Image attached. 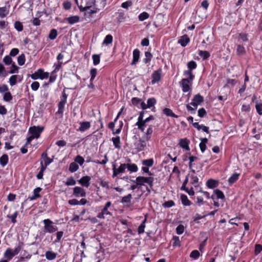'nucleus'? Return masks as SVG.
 <instances>
[{
  "instance_id": "bf43d9fd",
  "label": "nucleus",
  "mask_w": 262,
  "mask_h": 262,
  "mask_svg": "<svg viewBox=\"0 0 262 262\" xmlns=\"http://www.w3.org/2000/svg\"><path fill=\"white\" fill-rule=\"evenodd\" d=\"M255 107H256V110L257 113L259 115H262V103H256V105H255Z\"/></svg>"
},
{
  "instance_id": "4c0bfd02",
  "label": "nucleus",
  "mask_w": 262,
  "mask_h": 262,
  "mask_svg": "<svg viewBox=\"0 0 262 262\" xmlns=\"http://www.w3.org/2000/svg\"><path fill=\"white\" fill-rule=\"evenodd\" d=\"M25 55L21 54L17 57V62L19 66H23L25 62Z\"/></svg>"
},
{
  "instance_id": "49530a36",
  "label": "nucleus",
  "mask_w": 262,
  "mask_h": 262,
  "mask_svg": "<svg viewBox=\"0 0 262 262\" xmlns=\"http://www.w3.org/2000/svg\"><path fill=\"white\" fill-rule=\"evenodd\" d=\"M75 184H76V181L74 179V178L72 177L68 178L67 181L65 183V184L67 186H73V185H75Z\"/></svg>"
},
{
  "instance_id": "aec40b11",
  "label": "nucleus",
  "mask_w": 262,
  "mask_h": 262,
  "mask_svg": "<svg viewBox=\"0 0 262 262\" xmlns=\"http://www.w3.org/2000/svg\"><path fill=\"white\" fill-rule=\"evenodd\" d=\"M179 144H180V146L182 148H183L187 150H189L190 149L189 146H188L189 141L186 139H181L180 141Z\"/></svg>"
},
{
  "instance_id": "69168bd1",
  "label": "nucleus",
  "mask_w": 262,
  "mask_h": 262,
  "mask_svg": "<svg viewBox=\"0 0 262 262\" xmlns=\"http://www.w3.org/2000/svg\"><path fill=\"white\" fill-rule=\"evenodd\" d=\"M236 50L238 54H244L245 53L244 47L241 45L237 46Z\"/></svg>"
},
{
  "instance_id": "cd10ccee",
  "label": "nucleus",
  "mask_w": 262,
  "mask_h": 262,
  "mask_svg": "<svg viewBox=\"0 0 262 262\" xmlns=\"http://www.w3.org/2000/svg\"><path fill=\"white\" fill-rule=\"evenodd\" d=\"M9 13V10L6 7H0V17H5Z\"/></svg>"
},
{
  "instance_id": "2f4dec72",
  "label": "nucleus",
  "mask_w": 262,
  "mask_h": 262,
  "mask_svg": "<svg viewBox=\"0 0 262 262\" xmlns=\"http://www.w3.org/2000/svg\"><path fill=\"white\" fill-rule=\"evenodd\" d=\"M57 34V30L55 29H52L50 32L48 37L51 40H54L56 38Z\"/></svg>"
},
{
  "instance_id": "6e6d98bb",
  "label": "nucleus",
  "mask_w": 262,
  "mask_h": 262,
  "mask_svg": "<svg viewBox=\"0 0 262 262\" xmlns=\"http://www.w3.org/2000/svg\"><path fill=\"white\" fill-rule=\"evenodd\" d=\"M97 69L95 68L92 69L90 71L91 79L90 81H92L95 78L97 74Z\"/></svg>"
},
{
  "instance_id": "c85d7f7f",
  "label": "nucleus",
  "mask_w": 262,
  "mask_h": 262,
  "mask_svg": "<svg viewBox=\"0 0 262 262\" xmlns=\"http://www.w3.org/2000/svg\"><path fill=\"white\" fill-rule=\"evenodd\" d=\"M126 168L130 172H136L138 170V167L135 164H126Z\"/></svg>"
},
{
  "instance_id": "4d7b16f0",
  "label": "nucleus",
  "mask_w": 262,
  "mask_h": 262,
  "mask_svg": "<svg viewBox=\"0 0 262 262\" xmlns=\"http://www.w3.org/2000/svg\"><path fill=\"white\" fill-rule=\"evenodd\" d=\"M3 61L6 65H10L12 60L10 56L7 55L4 58Z\"/></svg>"
},
{
  "instance_id": "f8f14e48",
  "label": "nucleus",
  "mask_w": 262,
  "mask_h": 262,
  "mask_svg": "<svg viewBox=\"0 0 262 262\" xmlns=\"http://www.w3.org/2000/svg\"><path fill=\"white\" fill-rule=\"evenodd\" d=\"M73 195L76 197H84L86 195V193L83 188L77 186L74 188Z\"/></svg>"
},
{
  "instance_id": "a878e982",
  "label": "nucleus",
  "mask_w": 262,
  "mask_h": 262,
  "mask_svg": "<svg viewBox=\"0 0 262 262\" xmlns=\"http://www.w3.org/2000/svg\"><path fill=\"white\" fill-rule=\"evenodd\" d=\"M46 258L48 260H52L56 257V254L52 251H47L45 253Z\"/></svg>"
},
{
  "instance_id": "4468645a",
  "label": "nucleus",
  "mask_w": 262,
  "mask_h": 262,
  "mask_svg": "<svg viewBox=\"0 0 262 262\" xmlns=\"http://www.w3.org/2000/svg\"><path fill=\"white\" fill-rule=\"evenodd\" d=\"M80 125L78 130L81 132L86 130L91 127L90 122L88 121L80 122Z\"/></svg>"
},
{
  "instance_id": "3c124183",
  "label": "nucleus",
  "mask_w": 262,
  "mask_h": 262,
  "mask_svg": "<svg viewBox=\"0 0 262 262\" xmlns=\"http://www.w3.org/2000/svg\"><path fill=\"white\" fill-rule=\"evenodd\" d=\"M187 67L189 70H192L196 68V63L194 61H190L187 63Z\"/></svg>"
},
{
  "instance_id": "e433bc0d",
  "label": "nucleus",
  "mask_w": 262,
  "mask_h": 262,
  "mask_svg": "<svg viewBox=\"0 0 262 262\" xmlns=\"http://www.w3.org/2000/svg\"><path fill=\"white\" fill-rule=\"evenodd\" d=\"M149 17V15L148 13L146 12H143L141 13L139 16L138 18L139 20L140 21H143L147 18H148Z\"/></svg>"
},
{
  "instance_id": "c9c22d12",
  "label": "nucleus",
  "mask_w": 262,
  "mask_h": 262,
  "mask_svg": "<svg viewBox=\"0 0 262 262\" xmlns=\"http://www.w3.org/2000/svg\"><path fill=\"white\" fill-rule=\"evenodd\" d=\"M12 99V96L10 92H6L3 96V100L6 102H9Z\"/></svg>"
},
{
  "instance_id": "ddd939ff",
  "label": "nucleus",
  "mask_w": 262,
  "mask_h": 262,
  "mask_svg": "<svg viewBox=\"0 0 262 262\" xmlns=\"http://www.w3.org/2000/svg\"><path fill=\"white\" fill-rule=\"evenodd\" d=\"M91 180V177L90 176H84L82 177L79 181L78 182L82 186L88 187L90 185V181Z\"/></svg>"
},
{
  "instance_id": "9b49d317",
  "label": "nucleus",
  "mask_w": 262,
  "mask_h": 262,
  "mask_svg": "<svg viewBox=\"0 0 262 262\" xmlns=\"http://www.w3.org/2000/svg\"><path fill=\"white\" fill-rule=\"evenodd\" d=\"M126 168V164H121L118 168H116L115 165H113V177L114 178V177H116L118 174H119L120 173L124 172L125 171Z\"/></svg>"
},
{
  "instance_id": "f03ea898",
  "label": "nucleus",
  "mask_w": 262,
  "mask_h": 262,
  "mask_svg": "<svg viewBox=\"0 0 262 262\" xmlns=\"http://www.w3.org/2000/svg\"><path fill=\"white\" fill-rule=\"evenodd\" d=\"M44 224V231L50 233H53L58 230L56 226L53 225V222L50 219H46L43 221Z\"/></svg>"
},
{
  "instance_id": "dca6fc26",
  "label": "nucleus",
  "mask_w": 262,
  "mask_h": 262,
  "mask_svg": "<svg viewBox=\"0 0 262 262\" xmlns=\"http://www.w3.org/2000/svg\"><path fill=\"white\" fill-rule=\"evenodd\" d=\"M206 185L208 188L212 189L218 186L219 182L217 180L209 179L207 181Z\"/></svg>"
},
{
  "instance_id": "bb28decb",
  "label": "nucleus",
  "mask_w": 262,
  "mask_h": 262,
  "mask_svg": "<svg viewBox=\"0 0 262 262\" xmlns=\"http://www.w3.org/2000/svg\"><path fill=\"white\" fill-rule=\"evenodd\" d=\"M163 113L167 115V116H170L173 118H177L178 117V116L174 114L171 110L168 108H165L163 110Z\"/></svg>"
},
{
  "instance_id": "7c9ffc66",
  "label": "nucleus",
  "mask_w": 262,
  "mask_h": 262,
  "mask_svg": "<svg viewBox=\"0 0 262 262\" xmlns=\"http://www.w3.org/2000/svg\"><path fill=\"white\" fill-rule=\"evenodd\" d=\"M123 110V108H122L121 111L118 113L116 118H115V119L114 120V122H110L109 124H108V127L110 129H111L112 131L114 130V127H115V122L117 121V120L118 119V117H119V116L121 114L122 112V111Z\"/></svg>"
},
{
  "instance_id": "864d4df0",
  "label": "nucleus",
  "mask_w": 262,
  "mask_h": 262,
  "mask_svg": "<svg viewBox=\"0 0 262 262\" xmlns=\"http://www.w3.org/2000/svg\"><path fill=\"white\" fill-rule=\"evenodd\" d=\"M75 162L76 163H78V164H79L80 165H82L84 162V160L83 157L78 155L76 157L75 159Z\"/></svg>"
},
{
  "instance_id": "37998d69",
  "label": "nucleus",
  "mask_w": 262,
  "mask_h": 262,
  "mask_svg": "<svg viewBox=\"0 0 262 262\" xmlns=\"http://www.w3.org/2000/svg\"><path fill=\"white\" fill-rule=\"evenodd\" d=\"M214 193L216 194L217 198L219 199H224L225 198L223 192L219 189L215 190Z\"/></svg>"
},
{
  "instance_id": "58836bf2",
  "label": "nucleus",
  "mask_w": 262,
  "mask_h": 262,
  "mask_svg": "<svg viewBox=\"0 0 262 262\" xmlns=\"http://www.w3.org/2000/svg\"><path fill=\"white\" fill-rule=\"evenodd\" d=\"M17 77V75H12L10 77L9 82L11 86H13L16 84Z\"/></svg>"
},
{
  "instance_id": "09e8293b",
  "label": "nucleus",
  "mask_w": 262,
  "mask_h": 262,
  "mask_svg": "<svg viewBox=\"0 0 262 262\" xmlns=\"http://www.w3.org/2000/svg\"><path fill=\"white\" fill-rule=\"evenodd\" d=\"M108 160L107 155L105 154L104 156V159L103 160H102L101 161H100L97 160H94V161H93V162L96 164L104 165L108 162Z\"/></svg>"
},
{
  "instance_id": "39448f33",
  "label": "nucleus",
  "mask_w": 262,
  "mask_h": 262,
  "mask_svg": "<svg viewBox=\"0 0 262 262\" xmlns=\"http://www.w3.org/2000/svg\"><path fill=\"white\" fill-rule=\"evenodd\" d=\"M68 95L66 94L64 90L63 91L60 102L58 104V113L62 114L64 110V105L67 102Z\"/></svg>"
},
{
  "instance_id": "c756f323",
  "label": "nucleus",
  "mask_w": 262,
  "mask_h": 262,
  "mask_svg": "<svg viewBox=\"0 0 262 262\" xmlns=\"http://www.w3.org/2000/svg\"><path fill=\"white\" fill-rule=\"evenodd\" d=\"M78 168L79 166L78 164L75 162H74L70 163L69 169L71 172H73L77 171Z\"/></svg>"
},
{
  "instance_id": "f3484780",
  "label": "nucleus",
  "mask_w": 262,
  "mask_h": 262,
  "mask_svg": "<svg viewBox=\"0 0 262 262\" xmlns=\"http://www.w3.org/2000/svg\"><path fill=\"white\" fill-rule=\"evenodd\" d=\"M189 38L187 36V35H185L180 38L178 41V42L180 43L182 46L185 47L189 42Z\"/></svg>"
},
{
  "instance_id": "72a5a7b5",
  "label": "nucleus",
  "mask_w": 262,
  "mask_h": 262,
  "mask_svg": "<svg viewBox=\"0 0 262 262\" xmlns=\"http://www.w3.org/2000/svg\"><path fill=\"white\" fill-rule=\"evenodd\" d=\"M132 196L130 194H128L126 196H123L121 201V202L124 203H130Z\"/></svg>"
},
{
  "instance_id": "774afa93",
  "label": "nucleus",
  "mask_w": 262,
  "mask_h": 262,
  "mask_svg": "<svg viewBox=\"0 0 262 262\" xmlns=\"http://www.w3.org/2000/svg\"><path fill=\"white\" fill-rule=\"evenodd\" d=\"M206 115V112L204 108H201L198 111V116L200 117H203Z\"/></svg>"
},
{
  "instance_id": "e2e57ef3",
  "label": "nucleus",
  "mask_w": 262,
  "mask_h": 262,
  "mask_svg": "<svg viewBox=\"0 0 262 262\" xmlns=\"http://www.w3.org/2000/svg\"><path fill=\"white\" fill-rule=\"evenodd\" d=\"M174 205V203L173 201L170 200L167 202H165L163 204V206L164 207L169 208L171 207H172Z\"/></svg>"
},
{
  "instance_id": "8fccbe9b",
  "label": "nucleus",
  "mask_w": 262,
  "mask_h": 262,
  "mask_svg": "<svg viewBox=\"0 0 262 262\" xmlns=\"http://www.w3.org/2000/svg\"><path fill=\"white\" fill-rule=\"evenodd\" d=\"M184 75L188 76L189 78H188L189 81H193L194 76L192 74L191 70L185 71L184 73Z\"/></svg>"
},
{
  "instance_id": "5701e85b",
  "label": "nucleus",
  "mask_w": 262,
  "mask_h": 262,
  "mask_svg": "<svg viewBox=\"0 0 262 262\" xmlns=\"http://www.w3.org/2000/svg\"><path fill=\"white\" fill-rule=\"evenodd\" d=\"M8 156L6 154H4L1 158H0V164L3 166L4 167L6 166L8 162Z\"/></svg>"
},
{
  "instance_id": "b1692460",
  "label": "nucleus",
  "mask_w": 262,
  "mask_h": 262,
  "mask_svg": "<svg viewBox=\"0 0 262 262\" xmlns=\"http://www.w3.org/2000/svg\"><path fill=\"white\" fill-rule=\"evenodd\" d=\"M111 202H107L104 208L102 209L101 212L104 214V215H112L111 213L108 210V208L111 206Z\"/></svg>"
},
{
  "instance_id": "5fc2aeb1",
  "label": "nucleus",
  "mask_w": 262,
  "mask_h": 262,
  "mask_svg": "<svg viewBox=\"0 0 262 262\" xmlns=\"http://www.w3.org/2000/svg\"><path fill=\"white\" fill-rule=\"evenodd\" d=\"M190 257L193 258L194 259H197L200 256V253L196 250H193L191 252V253L190 254Z\"/></svg>"
},
{
  "instance_id": "603ef678",
  "label": "nucleus",
  "mask_w": 262,
  "mask_h": 262,
  "mask_svg": "<svg viewBox=\"0 0 262 262\" xmlns=\"http://www.w3.org/2000/svg\"><path fill=\"white\" fill-rule=\"evenodd\" d=\"M156 103V100L154 98H149L147 100V104L148 108L154 106Z\"/></svg>"
},
{
  "instance_id": "7ed1b4c3",
  "label": "nucleus",
  "mask_w": 262,
  "mask_h": 262,
  "mask_svg": "<svg viewBox=\"0 0 262 262\" xmlns=\"http://www.w3.org/2000/svg\"><path fill=\"white\" fill-rule=\"evenodd\" d=\"M188 78H184L180 82V85L184 93L191 92L192 81H189Z\"/></svg>"
},
{
  "instance_id": "0eeeda50",
  "label": "nucleus",
  "mask_w": 262,
  "mask_h": 262,
  "mask_svg": "<svg viewBox=\"0 0 262 262\" xmlns=\"http://www.w3.org/2000/svg\"><path fill=\"white\" fill-rule=\"evenodd\" d=\"M43 129V127L34 126L30 128L29 132L33 137L35 138H38Z\"/></svg>"
},
{
  "instance_id": "a18cd8bd",
  "label": "nucleus",
  "mask_w": 262,
  "mask_h": 262,
  "mask_svg": "<svg viewBox=\"0 0 262 262\" xmlns=\"http://www.w3.org/2000/svg\"><path fill=\"white\" fill-rule=\"evenodd\" d=\"M100 55L98 54H94L92 56V59L93 61V64L95 66L98 64L100 62Z\"/></svg>"
},
{
  "instance_id": "6e6552de",
  "label": "nucleus",
  "mask_w": 262,
  "mask_h": 262,
  "mask_svg": "<svg viewBox=\"0 0 262 262\" xmlns=\"http://www.w3.org/2000/svg\"><path fill=\"white\" fill-rule=\"evenodd\" d=\"M148 142L143 137L140 139L138 142L135 143V148L138 151H140L144 150L146 146V143Z\"/></svg>"
},
{
  "instance_id": "f257e3e1",
  "label": "nucleus",
  "mask_w": 262,
  "mask_h": 262,
  "mask_svg": "<svg viewBox=\"0 0 262 262\" xmlns=\"http://www.w3.org/2000/svg\"><path fill=\"white\" fill-rule=\"evenodd\" d=\"M154 178L151 177H144L142 176L138 177L136 181H133L134 182L137 183L139 185H144V184H147L150 188H152L154 184Z\"/></svg>"
},
{
  "instance_id": "412c9836",
  "label": "nucleus",
  "mask_w": 262,
  "mask_h": 262,
  "mask_svg": "<svg viewBox=\"0 0 262 262\" xmlns=\"http://www.w3.org/2000/svg\"><path fill=\"white\" fill-rule=\"evenodd\" d=\"M70 24L72 25L77 23L79 20V17L78 16H72L65 18Z\"/></svg>"
},
{
  "instance_id": "1a4fd4ad",
  "label": "nucleus",
  "mask_w": 262,
  "mask_h": 262,
  "mask_svg": "<svg viewBox=\"0 0 262 262\" xmlns=\"http://www.w3.org/2000/svg\"><path fill=\"white\" fill-rule=\"evenodd\" d=\"M204 101V98L199 94L194 95L190 105H192L195 108H197L198 105L201 104Z\"/></svg>"
},
{
  "instance_id": "ea45409f",
  "label": "nucleus",
  "mask_w": 262,
  "mask_h": 262,
  "mask_svg": "<svg viewBox=\"0 0 262 262\" xmlns=\"http://www.w3.org/2000/svg\"><path fill=\"white\" fill-rule=\"evenodd\" d=\"M142 164L147 167H151L154 164V160L152 159H149L142 161Z\"/></svg>"
},
{
  "instance_id": "6ab92c4d",
  "label": "nucleus",
  "mask_w": 262,
  "mask_h": 262,
  "mask_svg": "<svg viewBox=\"0 0 262 262\" xmlns=\"http://www.w3.org/2000/svg\"><path fill=\"white\" fill-rule=\"evenodd\" d=\"M152 133V126H149L145 132V135L142 137L148 141L151 138V136Z\"/></svg>"
},
{
  "instance_id": "20e7f679",
  "label": "nucleus",
  "mask_w": 262,
  "mask_h": 262,
  "mask_svg": "<svg viewBox=\"0 0 262 262\" xmlns=\"http://www.w3.org/2000/svg\"><path fill=\"white\" fill-rule=\"evenodd\" d=\"M49 74L47 72H44L42 69H39L34 73L30 75L32 79L36 80L38 79H43L49 77Z\"/></svg>"
},
{
  "instance_id": "338daca9",
  "label": "nucleus",
  "mask_w": 262,
  "mask_h": 262,
  "mask_svg": "<svg viewBox=\"0 0 262 262\" xmlns=\"http://www.w3.org/2000/svg\"><path fill=\"white\" fill-rule=\"evenodd\" d=\"M63 235V232L62 231H58L56 233V239L54 242L55 243L58 242L60 241L61 237Z\"/></svg>"
},
{
  "instance_id": "c03bdc74",
  "label": "nucleus",
  "mask_w": 262,
  "mask_h": 262,
  "mask_svg": "<svg viewBox=\"0 0 262 262\" xmlns=\"http://www.w3.org/2000/svg\"><path fill=\"white\" fill-rule=\"evenodd\" d=\"M146 221V219H145L143 222L140 224L138 229V232L139 234H141L144 233V228L145 227V223Z\"/></svg>"
},
{
  "instance_id": "0e129e2a",
  "label": "nucleus",
  "mask_w": 262,
  "mask_h": 262,
  "mask_svg": "<svg viewBox=\"0 0 262 262\" xmlns=\"http://www.w3.org/2000/svg\"><path fill=\"white\" fill-rule=\"evenodd\" d=\"M31 89L33 91H36L39 87V83L37 81L33 82L31 85Z\"/></svg>"
},
{
  "instance_id": "052dcab7",
  "label": "nucleus",
  "mask_w": 262,
  "mask_h": 262,
  "mask_svg": "<svg viewBox=\"0 0 262 262\" xmlns=\"http://www.w3.org/2000/svg\"><path fill=\"white\" fill-rule=\"evenodd\" d=\"M23 244L22 243H19V244H18V246H17L15 249L14 250V251H13V253L15 255H17L18 254V253L20 252V251L21 250V248H22V246H23Z\"/></svg>"
},
{
  "instance_id": "a211bd4d",
  "label": "nucleus",
  "mask_w": 262,
  "mask_h": 262,
  "mask_svg": "<svg viewBox=\"0 0 262 262\" xmlns=\"http://www.w3.org/2000/svg\"><path fill=\"white\" fill-rule=\"evenodd\" d=\"M15 256L13 251L10 248H8L4 253V256L8 260H11Z\"/></svg>"
},
{
  "instance_id": "79ce46f5",
  "label": "nucleus",
  "mask_w": 262,
  "mask_h": 262,
  "mask_svg": "<svg viewBox=\"0 0 262 262\" xmlns=\"http://www.w3.org/2000/svg\"><path fill=\"white\" fill-rule=\"evenodd\" d=\"M113 41V36L111 35H107L104 40L103 44L109 45L111 44Z\"/></svg>"
},
{
  "instance_id": "2eb2a0df",
  "label": "nucleus",
  "mask_w": 262,
  "mask_h": 262,
  "mask_svg": "<svg viewBox=\"0 0 262 262\" xmlns=\"http://www.w3.org/2000/svg\"><path fill=\"white\" fill-rule=\"evenodd\" d=\"M140 51L138 49H135L133 51V59L132 62V65L136 64L138 61L140 57Z\"/></svg>"
},
{
  "instance_id": "9d476101",
  "label": "nucleus",
  "mask_w": 262,
  "mask_h": 262,
  "mask_svg": "<svg viewBox=\"0 0 262 262\" xmlns=\"http://www.w3.org/2000/svg\"><path fill=\"white\" fill-rule=\"evenodd\" d=\"M162 72V70L161 69H159L158 70L154 72L151 76V83L152 84H155L161 80Z\"/></svg>"
},
{
  "instance_id": "a19ab883",
  "label": "nucleus",
  "mask_w": 262,
  "mask_h": 262,
  "mask_svg": "<svg viewBox=\"0 0 262 262\" xmlns=\"http://www.w3.org/2000/svg\"><path fill=\"white\" fill-rule=\"evenodd\" d=\"M145 58L144 59L143 61L145 63H147L151 60L152 55L150 52H145Z\"/></svg>"
},
{
  "instance_id": "393cba45",
  "label": "nucleus",
  "mask_w": 262,
  "mask_h": 262,
  "mask_svg": "<svg viewBox=\"0 0 262 262\" xmlns=\"http://www.w3.org/2000/svg\"><path fill=\"white\" fill-rule=\"evenodd\" d=\"M181 200L183 205L190 206L191 205V202L188 200L187 196L186 195L181 194Z\"/></svg>"
},
{
  "instance_id": "4be33fe9",
  "label": "nucleus",
  "mask_w": 262,
  "mask_h": 262,
  "mask_svg": "<svg viewBox=\"0 0 262 262\" xmlns=\"http://www.w3.org/2000/svg\"><path fill=\"white\" fill-rule=\"evenodd\" d=\"M112 141L113 142V144L116 148L120 149L121 148L120 144V139L119 136L113 137L112 139Z\"/></svg>"
},
{
  "instance_id": "f704fd0d",
  "label": "nucleus",
  "mask_w": 262,
  "mask_h": 262,
  "mask_svg": "<svg viewBox=\"0 0 262 262\" xmlns=\"http://www.w3.org/2000/svg\"><path fill=\"white\" fill-rule=\"evenodd\" d=\"M199 54L203 59H207L210 56L209 53L206 51H200Z\"/></svg>"
},
{
  "instance_id": "423d86ee",
  "label": "nucleus",
  "mask_w": 262,
  "mask_h": 262,
  "mask_svg": "<svg viewBox=\"0 0 262 262\" xmlns=\"http://www.w3.org/2000/svg\"><path fill=\"white\" fill-rule=\"evenodd\" d=\"M52 162L53 160L48 157L47 153L43 152L42 154L40 159L41 167H45V169H46L47 167Z\"/></svg>"
},
{
  "instance_id": "de8ad7c7",
  "label": "nucleus",
  "mask_w": 262,
  "mask_h": 262,
  "mask_svg": "<svg viewBox=\"0 0 262 262\" xmlns=\"http://www.w3.org/2000/svg\"><path fill=\"white\" fill-rule=\"evenodd\" d=\"M14 27L16 30H17L18 31L20 32L23 31V26L22 24L18 21H16L14 23Z\"/></svg>"
},
{
  "instance_id": "13d9d810",
  "label": "nucleus",
  "mask_w": 262,
  "mask_h": 262,
  "mask_svg": "<svg viewBox=\"0 0 262 262\" xmlns=\"http://www.w3.org/2000/svg\"><path fill=\"white\" fill-rule=\"evenodd\" d=\"M17 215H18V212L17 211H16L12 215H8L7 216V217L11 219V220L13 223H15L16 222V218Z\"/></svg>"
},
{
  "instance_id": "680f3d73",
  "label": "nucleus",
  "mask_w": 262,
  "mask_h": 262,
  "mask_svg": "<svg viewBox=\"0 0 262 262\" xmlns=\"http://www.w3.org/2000/svg\"><path fill=\"white\" fill-rule=\"evenodd\" d=\"M184 231V227L182 225H179L176 228V232L178 234H181Z\"/></svg>"
},
{
  "instance_id": "473e14b6",
  "label": "nucleus",
  "mask_w": 262,
  "mask_h": 262,
  "mask_svg": "<svg viewBox=\"0 0 262 262\" xmlns=\"http://www.w3.org/2000/svg\"><path fill=\"white\" fill-rule=\"evenodd\" d=\"M239 177V174L236 173H233L228 179V182L229 184H233L236 181Z\"/></svg>"
}]
</instances>
